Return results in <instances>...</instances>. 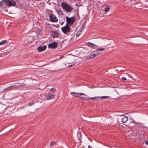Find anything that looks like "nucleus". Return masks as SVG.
I'll return each instance as SVG.
<instances>
[{
  "instance_id": "obj_1",
  "label": "nucleus",
  "mask_w": 148,
  "mask_h": 148,
  "mask_svg": "<svg viewBox=\"0 0 148 148\" xmlns=\"http://www.w3.org/2000/svg\"><path fill=\"white\" fill-rule=\"evenodd\" d=\"M61 5L63 9L66 12H69L73 11V8L69 4H68L65 2H62L61 3Z\"/></svg>"
},
{
  "instance_id": "obj_2",
  "label": "nucleus",
  "mask_w": 148,
  "mask_h": 148,
  "mask_svg": "<svg viewBox=\"0 0 148 148\" xmlns=\"http://www.w3.org/2000/svg\"><path fill=\"white\" fill-rule=\"evenodd\" d=\"M66 21L67 23V25L70 26L73 25L75 21V18L74 16L69 18L67 16L66 17Z\"/></svg>"
},
{
  "instance_id": "obj_3",
  "label": "nucleus",
  "mask_w": 148,
  "mask_h": 148,
  "mask_svg": "<svg viewBox=\"0 0 148 148\" xmlns=\"http://www.w3.org/2000/svg\"><path fill=\"white\" fill-rule=\"evenodd\" d=\"M6 0V5L10 7L12 6H15L16 5V2L19 1V0Z\"/></svg>"
},
{
  "instance_id": "obj_4",
  "label": "nucleus",
  "mask_w": 148,
  "mask_h": 148,
  "mask_svg": "<svg viewBox=\"0 0 148 148\" xmlns=\"http://www.w3.org/2000/svg\"><path fill=\"white\" fill-rule=\"evenodd\" d=\"M69 26L66 24L65 26L61 28L62 31L64 34H67L70 32L71 29Z\"/></svg>"
},
{
  "instance_id": "obj_5",
  "label": "nucleus",
  "mask_w": 148,
  "mask_h": 148,
  "mask_svg": "<svg viewBox=\"0 0 148 148\" xmlns=\"http://www.w3.org/2000/svg\"><path fill=\"white\" fill-rule=\"evenodd\" d=\"M50 21L53 22H57L58 21V19L56 16L50 13L49 16Z\"/></svg>"
},
{
  "instance_id": "obj_6",
  "label": "nucleus",
  "mask_w": 148,
  "mask_h": 148,
  "mask_svg": "<svg viewBox=\"0 0 148 148\" xmlns=\"http://www.w3.org/2000/svg\"><path fill=\"white\" fill-rule=\"evenodd\" d=\"M58 44L56 42H54L52 43L49 44L48 47L49 48L51 49H55L58 47Z\"/></svg>"
},
{
  "instance_id": "obj_7",
  "label": "nucleus",
  "mask_w": 148,
  "mask_h": 148,
  "mask_svg": "<svg viewBox=\"0 0 148 148\" xmlns=\"http://www.w3.org/2000/svg\"><path fill=\"white\" fill-rule=\"evenodd\" d=\"M55 95V94L53 93H49L48 94L46 97V99L47 100H49L51 99L54 98V96Z\"/></svg>"
},
{
  "instance_id": "obj_8",
  "label": "nucleus",
  "mask_w": 148,
  "mask_h": 148,
  "mask_svg": "<svg viewBox=\"0 0 148 148\" xmlns=\"http://www.w3.org/2000/svg\"><path fill=\"white\" fill-rule=\"evenodd\" d=\"M47 46L45 45H40L37 48L38 52H41L45 51L46 49Z\"/></svg>"
},
{
  "instance_id": "obj_9",
  "label": "nucleus",
  "mask_w": 148,
  "mask_h": 148,
  "mask_svg": "<svg viewBox=\"0 0 148 148\" xmlns=\"http://www.w3.org/2000/svg\"><path fill=\"white\" fill-rule=\"evenodd\" d=\"M51 34L53 38H58L59 36L58 32L54 31H51Z\"/></svg>"
},
{
  "instance_id": "obj_10",
  "label": "nucleus",
  "mask_w": 148,
  "mask_h": 148,
  "mask_svg": "<svg viewBox=\"0 0 148 148\" xmlns=\"http://www.w3.org/2000/svg\"><path fill=\"white\" fill-rule=\"evenodd\" d=\"M71 94L73 95L74 96L79 97H80L79 96V95H85V94L83 93H78L74 92H71Z\"/></svg>"
},
{
  "instance_id": "obj_11",
  "label": "nucleus",
  "mask_w": 148,
  "mask_h": 148,
  "mask_svg": "<svg viewBox=\"0 0 148 148\" xmlns=\"http://www.w3.org/2000/svg\"><path fill=\"white\" fill-rule=\"evenodd\" d=\"M14 86V89H15L17 88L20 87L21 86H24L25 85L24 83H18L15 84L14 85H13Z\"/></svg>"
},
{
  "instance_id": "obj_12",
  "label": "nucleus",
  "mask_w": 148,
  "mask_h": 148,
  "mask_svg": "<svg viewBox=\"0 0 148 148\" xmlns=\"http://www.w3.org/2000/svg\"><path fill=\"white\" fill-rule=\"evenodd\" d=\"M6 0H2L0 2V7H2L4 4L6 5Z\"/></svg>"
},
{
  "instance_id": "obj_13",
  "label": "nucleus",
  "mask_w": 148,
  "mask_h": 148,
  "mask_svg": "<svg viewBox=\"0 0 148 148\" xmlns=\"http://www.w3.org/2000/svg\"><path fill=\"white\" fill-rule=\"evenodd\" d=\"M128 118L127 116H125L123 118L121 119V121L123 123H126L128 120Z\"/></svg>"
},
{
  "instance_id": "obj_14",
  "label": "nucleus",
  "mask_w": 148,
  "mask_h": 148,
  "mask_svg": "<svg viewBox=\"0 0 148 148\" xmlns=\"http://www.w3.org/2000/svg\"><path fill=\"white\" fill-rule=\"evenodd\" d=\"M14 86H10L8 87L7 88H5L4 89V90H8V91L11 90L13 89H14Z\"/></svg>"
},
{
  "instance_id": "obj_15",
  "label": "nucleus",
  "mask_w": 148,
  "mask_h": 148,
  "mask_svg": "<svg viewBox=\"0 0 148 148\" xmlns=\"http://www.w3.org/2000/svg\"><path fill=\"white\" fill-rule=\"evenodd\" d=\"M87 45L88 46L91 47L92 48L94 47H96V46L95 44L90 42H87Z\"/></svg>"
},
{
  "instance_id": "obj_16",
  "label": "nucleus",
  "mask_w": 148,
  "mask_h": 148,
  "mask_svg": "<svg viewBox=\"0 0 148 148\" xmlns=\"http://www.w3.org/2000/svg\"><path fill=\"white\" fill-rule=\"evenodd\" d=\"M140 3H137L135 4L134 7L137 9H140L141 8L140 5Z\"/></svg>"
},
{
  "instance_id": "obj_17",
  "label": "nucleus",
  "mask_w": 148,
  "mask_h": 148,
  "mask_svg": "<svg viewBox=\"0 0 148 148\" xmlns=\"http://www.w3.org/2000/svg\"><path fill=\"white\" fill-rule=\"evenodd\" d=\"M99 54V53H97L96 52V53H93L92 54H91V57L92 58L95 57L97 56Z\"/></svg>"
},
{
  "instance_id": "obj_18",
  "label": "nucleus",
  "mask_w": 148,
  "mask_h": 148,
  "mask_svg": "<svg viewBox=\"0 0 148 148\" xmlns=\"http://www.w3.org/2000/svg\"><path fill=\"white\" fill-rule=\"evenodd\" d=\"M110 5L107 6L105 9V11L106 12H108L110 9Z\"/></svg>"
},
{
  "instance_id": "obj_19",
  "label": "nucleus",
  "mask_w": 148,
  "mask_h": 148,
  "mask_svg": "<svg viewBox=\"0 0 148 148\" xmlns=\"http://www.w3.org/2000/svg\"><path fill=\"white\" fill-rule=\"evenodd\" d=\"M91 58H92L90 56L89 57L87 56L84 58V60L86 61Z\"/></svg>"
},
{
  "instance_id": "obj_20",
  "label": "nucleus",
  "mask_w": 148,
  "mask_h": 148,
  "mask_svg": "<svg viewBox=\"0 0 148 148\" xmlns=\"http://www.w3.org/2000/svg\"><path fill=\"white\" fill-rule=\"evenodd\" d=\"M80 98L83 99V100L86 101L88 100L89 99V98L86 97H80Z\"/></svg>"
},
{
  "instance_id": "obj_21",
  "label": "nucleus",
  "mask_w": 148,
  "mask_h": 148,
  "mask_svg": "<svg viewBox=\"0 0 148 148\" xmlns=\"http://www.w3.org/2000/svg\"><path fill=\"white\" fill-rule=\"evenodd\" d=\"M56 144V143L54 141L51 142L50 143V147H51L53 145H55Z\"/></svg>"
},
{
  "instance_id": "obj_22",
  "label": "nucleus",
  "mask_w": 148,
  "mask_h": 148,
  "mask_svg": "<svg viewBox=\"0 0 148 148\" xmlns=\"http://www.w3.org/2000/svg\"><path fill=\"white\" fill-rule=\"evenodd\" d=\"M85 24H83V25L81 26L79 29V30H80L81 32H82L83 30L84 29V28H85Z\"/></svg>"
},
{
  "instance_id": "obj_23",
  "label": "nucleus",
  "mask_w": 148,
  "mask_h": 148,
  "mask_svg": "<svg viewBox=\"0 0 148 148\" xmlns=\"http://www.w3.org/2000/svg\"><path fill=\"white\" fill-rule=\"evenodd\" d=\"M7 42L6 40H3L0 42V45H2Z\"/></svg>"
},
{
  "instance_id": "obj_24",
  "label": "nucleus",
  "mask_w": 148,
  "mask_h": 148,
  "mask_svg": "<svg viewBox=\"0 0 148 148\" xmlns=\"http://www.w3.org/2000/svg\"><path fill=\"white\" fill-rule=\"evenodd\" d=\"M99 98H100V97H90V99L92 100H95V99H98Z\"/></svg>"
},
{
  "instance_id": "obj_25",
  "label": "nucleus",
  "mask_w": 148,
  "mask_h": 148,
  "mask_svg": "<svg viewBox=\"0 0 148 148\" xmlns=\"http://www.w3.org/2000/svg\"><path fill=\"white\" fill-rule=\"evenodd\" d=\"M100 97V98H101V99H103V98H104V99L108 98L109 97V96H102V97Z\"/></svg>"
},
{
  "instance_id": "obj_26",
  "label": "nucleus",
  "mask_w": 148,
  "mask_h": 148,
  "mask_svg": "<svg viewBox=\"0 0 148 148\" xmlns=\"http://www.w3.org/2000/svg\"><path fill=\"white\" fill-rule=\"evenodd\" d=\"M34 101H33V102L32 103H28V105L29 106H32L33 105H34Z\"/></svg>"
},
{
  "instance_id": "obj_27",
  "label": "nucleus",
  "mask_w": 148,
  "mask_h": 148,
  "mask_svg": "<svg viewBox=\"0 0 148 148\" xmlns=\"http://www.w3.org/2000/svg\"><path fill=\"white\" fill-rule=\"evenodd\" d=\"M75 64V63H74L73 64L72 63V64L71 65H69L68 66V67H71L73 66H74Z\"/></svg>"
},
{
  "instance_id": "obj_28",
  "label": "nucleus",
  "mask_w": 148,
  "mask_h": 148,
  "mask_svg": "<svg viewBox=\"0 0 148 148\" xmlns=\"http://www.w3.org/2000/svg\"><path fill=\"white\" fill-rule=\"evenodd\" d=\"M56 91V90L54 89V88H51L50 90V92H51L52 91Z\"/></svg>"
},
{
  "instance_id": "obj_29",
  "label": "nucleus",
  "mask_w": 148,
  "mask_h": 148,
  "mask_svg": "<svg viewBox=\"0 0 148 148\" xmlns=\"http://www.w3.org/2000/svg\"><path fill=\"white\" fill-rule=\"evenodd\" d=\"M97 50H99V51H100V50L103 51V50H105V49L103 48H100V49H98Z\"/></svg>"
},
{
  "instance_id": "obj_30",
  "label": "nucleus",
  "mask_w": 148,
  "mask_h": 148,
  "mask_svg": "<svg viewBox=\"0 0 148 148\" xmlns=\"http://www.w3.org/2000/svg\"><path fill=\"white\" fill-rule=\"evenodd\" d=\"M122 79L124 81V80H127V79L126 78H125V77H123L122 78Z\"/></svg>"
},
{
  "instance_id": "obj_31",
  "label": "nucleus",
  "mask_w": 148,
  "mask_h": 148,
  "mask_svg": "<svg viewBox=\"0 0 148 148\" xmlns=\"http://www.w3.org/2000/svg\"><path fill=\"white\" fill-rule=\"evenodd\" d=\"M78 32L76 34V36L77 37H78L79 36V34H78Z\"/></svg>"
},
{
  "instance_id": "obj_32",
  "label": "nucleus",
  "mask_w": 148,
  "mask_h": 148,
  "mask_svg": "<svg viewBox=\"0 0 148 148\" xmlns=\"http://www.w3.org/2000/svg\"><path fill=\"white\" fill-rule=\"evenodd\" d=\"M132 123H136V122H135V121L134 120L133 121H132Z\"/></svg>"
},
{
  "instance_id": "obj_33",
  "label": "nucleus",
  "mask_w": 148,
  "mask_h": 148,
  "mask_svg": "<svg viewBox=\"0 0 148 148\" xmlns=\"http://www.w3.org/2000/svg\"><path fill=\"white\" fill-rule=\"evenodd\" d=\"M145 143L147 145H148V141H147Z\"/></svg>"
},
{
  "instance_id": "obj_34",
  "label": "nucleus",
  "mask_w": 148,
  "mask_h": 148,
  "mask_svg": "<svg viewBox=\"0 0 148 148\" xmlns=\"http://www.w3.org/2000/svg\"><path fill=\"white\" fill-rule=\"evenodd\" d=\"M88 148H92L90 145H89L88 146Z\"/></svg>"
},
{
  "instance_id": "obj_35",
  "label": "nucleus",
  "mask_w": 148,
  "mask_h": 148,
  "mask_svg": "<svg viewBox=\"0 0 148 148\" xmlns=\"http://www.w3.org/2000/svg\"><path fill=\"white\" fill-rule=\"evenodd\" d=\"M64 22H62V23H61V25H62L64 23Z\"/></svg>"
},
{
  "instance_id": "obj_36",
  "label": "nucleus",
  "mask_w": 148,
  "mask_h": 148,
  "mask_svg": "<svg viewBox=\"0 0 148 148\" xmlns=\"http://www.w3.org/2000/svg\"><path fill=\"white\" fill-rule=\"evenodd\" d=\"M1 52V54H3V53L4 52H3V51H2Z\"/></svg>"
},
{
  "instance_id": "obj_37",
  "label": "nucleus",
  "mask_w": 148,
  "mask_h": 148,
  "mask_svg": "<svg viewBox=\"0 0 148 148\" xmlns=\"http://www.w3.org/2000/svg\"><path fill=\"white\" fill-rule=\"evenodd\" d=\"M120 116H124V115H123V114L120 115Z\"/></svg>"
}]
</instances>
